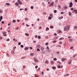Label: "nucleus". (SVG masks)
I'll return each instance as SVG.
<instances>
[{"label":"nucleus","mask_w":77,"mask_h":77,"mask_svg":"<svg viewBox=\"0 0 77 77\" xmlns=\"http://www.w3.org/2000/svg\"><path fill=\"white\" fill-rule=\"evenodd\" d=\"M69 28H70V26H66L64 27V30H65V31H67V30H69Z\"/></svg>","instance_id":"obj_1"},{"label":"nucleus","mask_w":77,"mask_h":77,"mask_svg":"<svg viewBox=\"0 0 77 77\" xmlns=\"http://www.w3.org/2000/svg\"><path fill=\"white\" fill-rule=\"evenodd\" d=\"M72 5H73L72 2H70V4H69V8H71V7H72Z\"/></svg>","instance_id":"obj_2"},{"label":"nucleus","mask_w":77,"mask_h":77,"mask_svg":"<svg viewBox=\"0 0 77 77\" xmlns=\"http://www.w3.org/2000/svg\"><path fill=\"white\" fill-rule=\"evenodd\" d=\"M54 4V2H52L49 5V6H53Z\"/></svg>","instance_id":"obj_3"},{"label":"nucleus","mask_w":77,"mask_h":77,"mask_svg":"<svg viewBox=\"0 0 77 77\" xmlns=\"http://www.w3.org/2000/svg\"><path fill=\"white\" fill-rule=\"evenodd\" d=\"M34 60H35V62H38V60H37V59L36 58H34Z\"/></svg>","instance_id":"obj_4"},{"label":"nucleus","mask_w":77,"mask_h":77,"mask_svg":"<svg viewBox=\"0 0 77 77\" xmlns=\"http://www.w3.org/2000/svg\"><path fill=\"white\" fill-rule=\"evenodd\" d=\"M15 5H16V6H18L19 5V4L17 2H16L14 3Z\"/></svg>","instance_id":"obj_5"},{"label":"nucleus","mask_w":77,"mask_h":77,"mask_svg":"<svg viewBox=\"0 0 77 77\" xmlns=\"http://www.w3.org/2000/svg\"><path fill=\"white\" fill-rule=\"evenodd\" d=\"M69 61H70L69 63V64H71V62L72 61V60H69Z\"/></svg>","instance_id":"obj_6"},{"label":"nucleus","mask_w":77,"mask_h":77,"mask_svg":"<svg viewBox=\"0 0 77 77\" xmlns=\"http://www.w3.org/2000/svg\"><path fill=\"white\" fill-rule=\"evenodd\" d=\"M58 33H62V32L60 30H58L57 31Z\"/></svg>","instance_id":"obj_7"},{"label":"nucleus","mask_w":77,"mask_h":77,"mask_svg":"<svg viewBox=\"0 0 77 77\" xmlns=\"http://www.w3.org/2000/svg\"><path fill=\"white\" fill-rule=\"evenodd\" d=\"M17 2L19 4H22V3H21V2H20V0H18L17 1Z\"/></svg>","instance_id":"obj_8"},{"label":"nucleus","mask_w":77,"mask_h":77,"mask_svg":"<svg viewBox=\"0 0 77 77\" xmlns=\"http://www.w3.org/2000/svg\"><path fill=\"white\" fill-rule=\"evenodd\" d=\"M11 53L12 54H15V52L14 51H11Z\"/></svg>","instance_id":"obj_9"},{"label":"nucleus","mask_w":77,"mask_h":77,"mask_svg":"<svg viewBox=\"0 0 77 77\" xmlns=\"http://www.w3.org/2000/svg\"><path fill=\"white\" fill-rule=\"evenodd\" d=\"M51 65H53V64L54 63V62L53 61H51Z\"/></svg>","instance_id":"obj_10"},{"label":"nucleus","mask_w":77,"mask_h":77,"mask_svg":"<svg viewBox=\"0 0 77 77\" xmlns=\"http://www.w3.org/2000/svg\"><path fill=\"white\" fill-rule=\"evenodd\" d=\"M61 60H62V62H63L65 60H66V58H62L61 59Z\"/></svg>","instance_id":"obj_11"},{"label":"nucleus","mask_w":77,"mask_h":77,"mask_svg":"<svg viewBox=\"0 0 77 77\" xmlns=\"http://www.w3.org/2000/svg\"><path fill=\"white\" fill-rule=\"evenodd\" d=\"M45 63H47V64H48V60H46L45 61Z\"/></svg>","instance_id":"obj_12"},{"label":"nucleus","mask_w":77,"mask_h":77,"mask_svg":"<svg viewBox=\"0 0 77 77\" xmlns=\"http://www.w3.org/2000/svg\"><path fill=\"white\" fill-rule=\"evenodd\" d=\"M13 40L14 41H15V42H17V40L15 39V38H13Z\"/></svg>","instance_id":"obj_13"},{"label":"nucleus","mask_w":77,"mask_h":77,"mask_svg":"<svg viewBox=\"0 0 77 77\" xmlns=\"http://www.w3.org/2000/svg\"><path fill=\"white\" fill-rule=\"evenodd\" d=\"M24 49L25 50H28V47H25L24 48Z\"/></svg>","instance_id":"obj_14"},{"label":"nucleus","mask_w":77,"mask_h":77,"mask_svg":"<svg viewBox=\"0 0 77 77\" xmlns=\"http://www.w3.org/2000/svg\"><path fill=\"white\" fill-rule=\"evenodd\" d=\"M58 18L59 19V20H61V19L63 18V16H62L61 17H59Z\"/></svg>","instance_id":"obj_15"},{"label":"nucleus","mask_w":77,"mask_h":77,"mask_svg":"<svg viewBox=\"0 0 77 77\" xmlns=\"http://www.w3.org/2000/svg\"><path fill=\"white\" fill-rule=\"evenodd\" d=\"M73 40V39L72 38H71L69 39V41H70V42H72V40Z\"/></svg>","instance_id":"obj_16"},{"label":"nucleus","mask_w":77,"mask_h":77,"mask_svg":"<svg viewBox=\"0 0 77 77\" xmlns=\"http://www.w3.org/2000/svg\"><path fill=\"white\" fill-rule=\"evenodd\" d=\"M25 35H26V36H29V34H28L27 33H26Z\"/></svg>","instance_id":"obj_17"},{"label":"nucleus","mask_w":77,"mask_h":77,"mask_svg":"<svg viewBox=\"0 0 77 77\" xmlns=\"http://www.w3.org/2000/svg\"><path fill=\"white\" fill-rule=\"evenodd\" d=\"M57 67L58 68H61V66H60L59 65H58L57 66Z\"/></svg>","instance_id":"obj_18"},{"label":"nucleus","mask_w":77,"mask_h":77,"mask_svg":"<svg viewBox=\"0 0 77 77\" xmlns=\"http://www.w3.org/2000/svg\"><path fill=\"white\" fill-rule=\"evenodd\" d=\"M48 19L49 20H51V17L50 16H49L48 17Z\"/></svg>","instance_id":"obj_19"},{"label":"nucleus","mask_w":77,"mask_h":77,"mask_svg":"<svg viewBox=\"0 0 77 77\" xmlns=\"http://www.w3.org/2000/svg\"><path fill=\"white\" fill-rule=\"evenodd\" d=\"M52 68L53 69H56V68L55 67H52Z\"/></svg>","instance_id":"obj_20"},{"label":"nucleus","mask_w":77,"mask_h":77,"mask_svg":"<svg viewBox=\"0 0 77 77\" xmlns=\"http://www.w3.org/2000/svg\"><path fill=\"white\" fill-rule=\"evenodd\" d=\"M69 75V74H66L64 75V77H66V76H68V75Z\"/></svg>","instance_id":"obj_21"},{"label":"nucleus","mask_w":77,"mask_h":77,"mask_svg":"<svg viewBox=\"0 0 77 77\" xmlns=\"http://www.w3.org/2000/svg\"><path fill=\"white\" fill-rule=\"evenodd\" d=\"M69 75V74H66L64 75V77H66V76H68V75Z\"/></svg>","instance_id":"obj_22"},{"label":"nucleus","mask_w":77,"mask_h":77,"mask_svg":"<svg viewBox=\"0 0 77 77\" xmlns=\"http://www.w3.org/2000/svg\"><path fill=\"white\" fill-rule=\"evenodd\" d=\"M41 38V36L38 35V39H40V38Z\"/></svg>","instance_id":"obj_23"},{"label":"nucleus","mask_w":77,"mask_h":77,"mask_svg":"<svg viewBox=\"0 0 77 77\" xmlns=\"http://www.w3.org/2000/svg\"><path fill=\"white\" fill-rule=\"evenodd\" d=\"M6 4L7 6H9V5H10V4L9 3H6Z\"/></svg>","instance_id":"obj_24"},{"label":"nucleus","mask_w":77,"mask_h":77,"mask_svg":"<svg viewBox=\"0 0 77 77\" xmlns=\"http://www.w3.org/2000/svg\"><path fill=\"white\" fill-rule=\"evenodd\" d=\"M2 12H3V11H2V10L0 9V13H1V14H2Z\"/></svg>","instance_id":"obj_25"},{"label":"nucleus","mask_w":77,"mask_h":77,"mask_svg":"<svg viewBox=\"0 0 77 77\" xmlns=\"http://www.w3.org/2000/svg\"><path fill=\"white\" fill-rule=\"evenodd\" d=\"M33 54H34L33 53H31L30 54V55L31 56H33Z\"/></svg>","instance_id":"obj_26"},{"label":"nucleus","mask_w":77,"mask_h":77,"mask_svg":"<svg viewBox=\"0 0 77 77\" xmlns=\"http://www.w3.org/2000/svg\"><path fill=\"white\" fill-rule=\"evenodd\" d=\"M40 69H41V68L40 67H39L37 69V71H40Z\"/></svg>","instance_id":"obj_27"},{"label":"nucleus","mask_w":77,"mask_h":77,"mask_svg":"<svg viewBox=\"0 0 77 77\" xmlns=\"http://www.w3.org/2000/svg\"><path fill=\"white\" fill-rule=\"evenodd\" d=\"M50 16H51V17H53V14H49Z\"/></svg>","instance_id":"obj_28"},{"label":"nucleus","mask_w":77,"mask_h":77,"mask_svg":"<svg viewBox=\"0 0 77 77\" xmlns=\"http://www.w3.org/2000/svg\"><path fill=\"white\" fill-rule=\"evenodd\" d=\"M48 30H49V28H46V31H48Z\"/></svg>","instance_id":"obj_29"},{"label":"nucleus","mask_w":77,"mask_h":77,"mask_svg":"<svg viewBox=\"0 0 77 77\" xmlns=\"http://www.w3.org/2000/svg\"><path fill=\"white\" fill-rule=\"evenodd\" d=\"M37 50L38 51H40V50L39 48H38L37 49Z\"/></svg>","instance_id":"obj_30"},{"label":"nucleus","mask_w":77,"mask_h":77,"mask_svg":"<svg viewBox=\"0 0 77 77\" xmlns=\"http://www.w3.org/2000/svg\"><path fill=\"white\" fill-rule=\"evenodd\" d=\"M20 47H21V48H23V47H24V46H23V45H20Z\"/></svg>","instance_id":"obj_31"},{"label":"nucleus","mask_w":77,"mask_h":77,"mask_svg":"<svg viewBox=\"0 0 77 77\" xmlns=\"http://www.w3.org/2000/svg\"><path fill=\"white\" fill-rule=\"evenodd\" d=\"M0 19H1V20H2V19H3V17L2 16H1L0 17Z\"/></svg>","instance_id":"obj_32"},{"label":"nucleus","mask_w":77,"mask_h":77,"mask_svg":"<svg viewBox=\"0 0 77 77\" xmlns=\"http://www.w3.org/2000/svg\"><path fill=\"white\" fill-rule=\"evenodd\" d=\"M13 69L14 71H15V72H17V70H15V68H13Z\"/></svg>","instance_id":"obj_33"},{"label":"nucleus","mask_w":77,"mask_h":77,"mask_svg":"<svg viewBox=\"0 0 77 77\" xmlns=\"http://www.w3.org/2000/svg\"><path fill=\"white\" fill-rule=\"evenodd\" d=\"M74 28L75 29H77V26H75L74 27Z\"/></svg>","instance_id":"obj_34"},{"label":"nucleus","mask_w":77,"mask_h":77,"mask_svg":"<svg viewBox=\"0 0 77 77\" xmlns=\"http://www.w3.org/2000/svg\"><path fill=\"white\" fill-rule=\"evenodd\" d=\"M13 23H15L16 22V21L15 20H13Z\"/></svg>","instance_id":"obj_35"},{"label":"nucleus","mask_w":77,"mask_h":77,"mask_svg":"<svg viewBox=\"0 0 77 77\" xmlns=\"http://www.w3.org/2000/svg\"><path fill=\"white\" fill-rule=\"evenodd\" d=\"M69 15H71V13L69 12Z\"/></svg>","instance_id":"obj_36"},{"label":"nucleus","mask_w":77,"mask_h":77,"mask_svg":"<svg viewBox=\"0 0 77 77\" xmlns=\"http://www.w3.org/2000/svg\"><path fill=\"white\" fill-rule=\"evenodd\" d=\"M31 9H33V6H31Z\"/></svg>","instance_id":"obj_37"},{"label":"nucleus","mask_w":77,"mask_h":77,"mask_svg":"<svg viewBox=\"0 0 77 77\" xmlns=\"http://www.w3.org/2000/svg\"><path fill=\"white\" fill-rule=\"evenodd\" d=\"M35 77H38V75H35Z\"/></svg>","instance_id":"obj_38"},{"label":"nucleus","mask_w":77,"mask_h":77,"mask_svg":"<svg viewBox=\"0 0 77 77\" xmlns=\"http://www.w3.org/2000/svg\"><path fill=\"white\" fill-rule=\"evenodd\" d=\"M62 39H63V38H60V40H62Z\"/></svg>","instance_id":"obj_39"},{"label":"nucleus","mask_w":77,"mask_h":77,"mask_svg":"<svg viewBox=\"0 0 77 77\" xmlns=\"http://www.w3.org/2000/svg\"><path fill=\"white\" fill-rule=\"evenodd\" d=\"M53 27H54L53 26H50V28L51 29H53Z\"/></svg>","instance_id":"obj_40"},{"label":"nucleus","mask_w":77,"mask_h":77,"mask_svg":"<svg viewBox=\"0 0 77 77\" xmlns=\"http://www.w3.org/2000/svg\"><path fill=\"white\" fill-rule=\"evenodd\" d=\"M25 11H27V8H25Z\"/></svg>","instance_id":"obj_41"},{"label":"nucleus","mask_w":77,"mask_h":77,"mask_svg":"<svg viewBox=\"0 0 77 77\" xmlns=\"http://www.w3.org/2000/svg\"><path fill=\"white\" fill-rule=\"evenodd\" d=\"M25 20H26V21H27V20H28V19L27 18H25Z\"/></svg>","instance_id":"obj_42"},{"label":"nucleus","mask_w":77,"mask_h":77,"mask_svg":"<svg viewBox=\"0 0 77 77\" xmlns=\"http://www.w3.org/2000/svg\"><path fill=\"white\" fill-rule=\"evenodd\" d=\"M2 33L3 35H4V34H5V33H6L5 32H2Z\"/></svg>","instance_id":"obj_43"},{"label":"nucleus","mask_w":77,"mask_h":77,"mask_svg":"<svg viewBox=\"0 0 77 77\" xmlns=\"http://www.w3.org/2000/svg\"><path fill=\"white\" fill-rule=\"evenodd\" d=\"M46 49H47V50H49V48H48V46H47V47Z\"/></svg>","instance_id":"obj_44"},{"label":"nucleus","mask_w":77,"mask_h":77,"mask_svg":"<svg viewBox=\"0 0 77 77\" xmlns=\"http://www.w3.org/2000/svg\"><path fill=\"white\" fill-rule=\"evenodd\" d=\"M74 48V47H71L70 48V49H72Z\"/></svg>","instance_id":"obj_45"},{"label":"nucleus","mask_w":77,"mask_h":77,"mask_svg":"<svg viewBox=\"0 0 77 77\" xmlns=\"http://www.w3.org/2000/svg\"><path fill=\"white\" fill-rule=\"evenodd\" d=\"M54 60H57V59L56 58H55L54 59Z\"/></svg>","instance_id":"obj_46"},{"label":"nucleus","mask_w":77,"mask_h":77,"mask_svg":"<svg viewBox=\"0 0 77 77\" xmlns=\"http://www.w3.org/2000/svg\"><path fill=\"white\" fill-rule=\"evenodd\" d=\"M26 26L27 27H29L30 26V25H27V24H26Z\"/></svg>","instance_id":"obj_47"},{"label":"nucleus","mask_w":77,"mask_h":77,"mask_svg":"<svg viewBox=\"0 0 77 77\" xmlns=\"http://www.w3.org/2000/svg\"><path fill=\"white\" fill-rule=\"evenodd\" d=\"M53 42V43H55V42H57V41H54Z\"/></svg>","instance_id":"obj_48"},{"label":"nucleus","mask_w":77,"mask_h":77,"mask_svg":"<svg viewBox=\"0 0 77 77\" xmlns=\"http://www.w3.org/2000/svg\"><path fill=\"white\" fill-rule=\"evenodd\" d=\"M15 48H16V47H13V49H14V51H15Z\"/></svg>","instance_id":"obj_49"},{"label":"nucleus","mask_w":77,"mask_h":77,"mask_svg":"<svg viewBox=\"0 0 77 77\" xmlns=\"http://www.w3.org/2000/svg\"><path fill=\"white\" fill-rule=\"evenodd\" d=\"M1 23H2V24H4L5 23V22H4V21H2L1 22Z\"/></svg>","instance_id":"obj_50"},{"label":"nucleus","mask_w":77,"mask_h":77,"mask_svg":"<svg viewBox=\"0 0 77 77\" xmlns=\"http://www.w3.org/2000/svg\"><path fill=\"white\" fill-rule=\"evenodd\" d=\"M41 49H42V50H44V47H42Z\"/></svg>","instance_id":"obj_51"},{"label":"nucleus","mask_w":77,"mask_h":77,"mask_svg":"<svg viewBox=\"0 0 77 77\" xmlns=\"http://www.w3.org/2000/svg\"><path fill=\"white\" fill-rule=\"evenodd\" d=\"M76 56H77V54H75L73 56V57H76Z\"/></svg>","instance_id":"obj_52"},{"label":"nucleus","mask_w":77,"mask_h":77,"mask_svg":"<svg viewBox=\"0 0 77 77\" xmlns=\"http://www.w3.org/2000/svg\"><path fill=\"white\" fill-rule=\"evenodd\" d=\"M58 7H59V8L60 9L61 8V7L60 6V5H58Z\"/></svg>","instance_id":"obj_53"},{"label":"nucleus","mask_w":77,"mask_h":77,"mask_svg":"<svg viewBox=\"0 0 77 77\" xmlns=\"http://www.w3.org/2000/svg\"><path fill=\"white\" fill-rule=\"evenodd\" d=\"M65 9H66V8H67V6H65Z\"/></svg>","instance_id":"obj_54"},{"label":"nucleus","mask_w":77,"mask_h":77,"mask_svg":"<svg viewBox=\"0 0 77 77\" xmlns=\"http://www.w3.org/2000/svg\"><path fill=\"white\" fill-rule=\"evenodd\" d=\"M6 55L8 57H9L10 56L8 54H7Z\"/></svg>","instance_id":"obj_55"},{"label":"nucleus","mask_w":77,"mask_h":77,"mask_svg":"<svg viewBox=\"0 0 77 77\" xmlns=\"http://www.w3.org/2000/svg\"><path fill=\"white\" fill-rule=\"evenodd\" d=\"M75 14H77V10H76L75 11Z\"/></svg>","instance_id":"obj_56"},{"label":"nucleus","mask_w":77,"mask_h":77,"mask_svg":"<svg viewBox=\"0 0 77 77\" xmlns=\"http://www.w3.org/2000/svg\"><path fill=\"white\" fill-rule=\"evenodd\" d=\"M54 13H56V12H57V11H56V10L54 11Z\"/></svg>","instance_id":"obj_57"},{"label":"nucleus","mask_w":77,"mask_h":77,"mask_svg":"<svg viewBox=\"0 0 77 77\" xmlns=\"http://www.w3.org/2000/svg\"><path fill=\"white\" fill-rule=\"evenodd\" d=\"M57 62H58V63H60V64H61V62H60L59 61H57Z\"/></svg>","instance_id":"obj_58"},{"label":"nucleus","mask_w":77,"mask_h":77,"mask_svg":"<svg viewBox=\"0 0 77 77\" xmlns=\"http://www.w3.org/2000/svg\"><path fill=\"white\" fill-rule=\"evenodd\" d=\"M48 43H45L46 45H48Z\"/></svg>","instance_id":"obj_59"},{"label":"nucleus","mask_w":77,"mask_h":77,"mask_svg":"<svg viewBox=\"0 0 77 77\" xmlns=\"http://www.w3.org/2000/svg\"><path fill=\"white\" fill-rule=\"evenodd\" d=\"M23 68H26V67H25V66H23Z\"/></svg>","instance_id":"obj_60"},{"label":"nucleus","mask_w":77,"mask_h":77,"mask_svg":"<svg viewBox=\"0 0 77 77\" xmlns=\"http://www.w3.org/2000/svg\"><path fill=\"white\" fill-rule=\"evenodd\" d=\"M75 10H74V11H73L72 12V13H74V12H75Z\"/></svg>","instance_id":"obj_61"},{"label":"nucleus","mask_w":77,"mask_h":77,"mask_svg":"<svg viewBox=\"0 0 77 77\" xmlns=\"http://www.w3.org/2000/svg\"><path fill=\"white\" fill-rule=\"evenodd\" d=\"M38 67V66H35V68H37Z\"/></svg>","instance_id":"obj_62"},{"label":"nucleus","mask_w":77,"mask_h":77,"mask_svg":"<svg viewBox=\"0 0 77 77\" xmlns=\"http://www.w3.org/2000/svg\"><path fill=\"white\" fill-rule=\"evenodd\" d=\"M18 45H21V42H20L18 44Z\"/></svg>","instance_id":"obj_63"},{"label":"nucleus","mask_w":77,"mask_h":77,"mask_svg":"<svg viewBox=\"0 0 77 77\" xmlns=\"http://www.w3.org/2000/svg\"><path fill=\"white\" fill-rule=\"evenodd\" d=\"M59 43H60V44H62V42H59Z\"/></svg>","instance_id":"obj_64"}]
</instances>
